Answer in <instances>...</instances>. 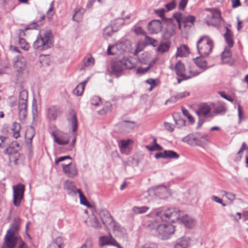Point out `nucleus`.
I'll use <instances>...</instances> for the list:
<instances>
[{
    "instance_id": "1",
    "label": "nucleus",
    "mask_w": 248,
    "mask_h": 248,
    "mask_svg": "<svg viewBox=\"0 0 248 248\" xmlns=\"http://www.w3.org/2000/svg\"><path fill=\"white\" fill-rule=\"evenodd\" d=\"M181 213L177 208H168L165 210L159 208L153 210L150 215L159 217L162 221L175 222L179 220Z\"/></svg>"
},
{
    "instance_id": "2",
    "label": "nucleus",
    "mask_w": 248,
    "mask_h": 248,
    "mask_svg": "<svg viewBox=\"0 0 248 248\" xmlns=\"http://www.w3.org/2000/svg\"><path fill=\"white\" fill-rule=\"evenodd\" d=\"M12 63L16 81L22 82L28 76L29 72L26 59L21 55H18L13 59Z\"/></svg>"
},
{
    "instance_id": "3",
    "label": "nucleus",
    "mask_w": 248,
    "mask_h": 248,
    "mask_svg": "<svg viewBox=\"0 0 248 248\" xmlns=\"http://www.w3.org/2000/svg\"><path fill=\"white\" fill-rule=\"evenodd\" d=\"M205 10L209 13L205 18L206 23L209 26L214 27L217 30L220 29L224 23L221 11L217 8H207Z\"/></svg>"
},
{
    "instance_id": "4",
    "label": "nucleus",
    "mask_w": 248,
    "mask_h": 248,
    "mask_svg": "<svg viewBox=\"0 0 248 248\" xmlns=\"http://www.w3.org/2000/svg\"><path fill=\"white\" fill-rule=\"evenodd\" d=\"M53 40L51 32H40L33 43L34 49L39 51L46 50L50 47Z\"/></svg>"
},
{
    "instance_id": "5",
    "label": "nucleus",
    "mask_w": 248,
    "mask_h": 248,
    "mask_svg": "<svg viewBox=\"0 0 248 248\" xmlns=\"http://www.w3.org/2000/svg\"><path fill=\"white\" fill-rule=\"evenodd\" d=\"M19 229V226L16 224H12L7 232L5 236V242L1 248H14L18 241L21 240L20 236L16 234Z\"/></svg>"
},
{
    "instance_id": "6",
    "label": "nucleus",
    "mask_w": 248,
    "mask_h": 248,
    "mask_svg": "<svg viewBox=\"0 0 248 248\" xmlns=\"http://www.w3.org/2000/svg\"><path fill=\"white\" fill-rule=\"evenodd\" d=\"M214 45L213 41L208 36L201 37L197 43L199 54L202 57L208 56L211 53Z\"/></svg>"
},
{
    "instance_id": "7",
    "label": "nucleus",
    "mask_w": 248,
    "mask_h": 248,
    "mask_svg": "<svg viewBox=\"0 0 248 248\" xmlns=\"http://www.w3.org/2000/svg\"><path fill=\"white\" fill-rule=\"evenodd\" d=\"M28 93L25 90H22L19 94L18 110L19 118L20 120H24L27 115V100Z\"/></svg>"
},
{
    "instance_id": "8",
    "label": "nucleus",
    "mask_w": 248,
    "mask_h": 248,
    "mask_svg": "<svg viewBox=\"0 0 248 248\" xmlns=\"http://www.w3.org/2000/svg\"><path fill=\"white\" fill-rule=\"evenodd\" d=\"M174 69L176 75L179 77L182 78V79H188L193 77L198 76L201 73V72H198L196 70H190V75H187L185 73V67L183 63L181 62H178L176 63Z\"/></svg>"
},
{
    "instance_id": "9",
    "label": "nucleus",
    "mask_w": 248,
    "mask_h": 248,
    "mask_svg": "<svg viewBox=\"0 0 248 248\" xmlns=\"http://www.w3.org/2000/svg\"><path fill=\"white\" fill-rule=\"evenodd\" d=\"M156 231L160 238L162 239H167L170 235L174 232L175 229L174 226L170 224H159Z\"/></svg>"
},
{
    "instance_id": "10",
    "label": "nucleus",
    "mask_w": 248,
    "mask_h": 248,
    "mask_svg": "<svg viewBox=\"0 0 248 248\" xmlns=\"http://www.w3.org/2000/svg\"><path fill=\"white\" fill-rule=\"evenodd\" d=\"M13 203L16 207H18L23 199L25 186L23 184H18L13 186Z\"/></svg>"
},
{
    "instance_id": "11",
    "label": "nucleus",
    "mask_w": 248,
    "mask_h": 248,
    "mask_svg": "<svg viewBox=\"0 0 248 248\" xmlns=\"http://www.w3.org/2000/svg\"><path fill=\"white\" fill-rule=\"evenodd\" d=\"M68 124L71 126L72 134V141L71 143V147H74L76 141L77 133H76L78 128V120L76 115L74 113H71L67 118Z\"/></svg>"
},
{
    "instance_id": "12",
    "label": "nucleus",
    "mask_w": 248,
    "mask_h": 248,
    "mask_svg": "<svg viewBox=\"0 0 248 248\" xmlns=\"http://www.w3.org/2000/svg\"><path fill=\"white\" fill-rule=\"evenodd\" d=\"M62 170L69 178H74L78 175V170L75 164L70 162L67 164H62Z\"/></svg>"
},
{
    "instance_id": "13",
    "label": "nucleus",
    "mask_w": 248,
    "mask_h": 248,
    "mask_svg": "<svg viewBox=\"0 0 248 248\" xmlns=\"http://www.w3.org/2000/svg\"><path fill=\"white\" fill-rule=\"evenodd\" d=\"M195 20V18L194 16H189L184 17L179 23V29L189 30L194 25Z\"/></svg>"
},
{
    "instance_id": "14",
    "label": "nucleus",
    "mask_w": 248,
    "mask_h": 248,
    "mask_svg": "<svg viewBox=\"0 0 248 248\" xmlns=\"http://www.w3.org/2000/svg\"><path fill=\"white\" fill-rule=\"evenodd\" d=\"M212 107L206 103H202L199 105L198 109L196 110V113L199 116L208 117L211 112Z\"/></svg>"
},
{
    "instance_id": "15",
    "label": "nucleus",
    "mask_w": 248,
    "mask_h": 248,
    "mask_svg": "<svg viewBox=\"0 0 248 248\" xmlns=\"http://www.w3.org/2000/svg\"><path fill=\"white\" fill-rule=\"evenodd\" d=\"M111 69L112 74L117 77H119L124 69L122 61L111 62Z\"/></svg>"
},
{
    "instance_id": "16",
    "label": "nucleus",
    "mask_w": 248,
    "mask_h": 248,
    "mask_svg": "<svg viewBox=\"0 0 248 248\" xmlns=\"http://www.w3.org/2000/svg\"><path fill=\"white\" fill-rule=\"evenodd\" d=\"M99 215L103 223L105 226H108L112 224L113 218L110 213L107 210L103 209L100 210Z\"/></svg>"
},
{
    "instance_id": "17",
    "label": "nucleus",
    "mask_w": 248,
    "mask_h": 248,
    "mask_svg": "<svg viewBox=\"0 0 248 248\" xmlns=\"http://www.w3.org/2000/svg\"><path fill=\"white\" fill-rule=\"evenodd\" d=\"M60 114V110L56 106H51L46 109V116L50 120H55Z\"/></svg>"
},
{
    "instance_id": "18",
    "label": "nucleus",
    "mask_w": 248,
    "mask_h": 248,
    "mask_svg": "<svg viewBox=\"0 0 248 248\" xmlns=\"http://www.w3.org/2000/svg\"><path fill=\"white\" fill-rule=\"evenodd\" d=\"M204 57L201 56L197 57L193 59V61L198 67H199L201 71L198 72H202L208 68L207 62L204 59Z\"/></svg>"
},
{
    "instance_id": "19",
    "label": "nucleus",
    "mask_w": 248,
    "mask_h": 248,
    "mask_svg": "<svg viewBox=\"0 0 248 248\" xmlns=\"http://www.w3.org/2000/svg\"><path fill=\"white\" fill-rule=\"evenodd\" d=\"M86 224L95 229H100L101 228V225L98 219L94 215L89 217L85 221Z\"/></svg>"
},
{
    "instance_id": "20",
    "label": "nucleus",
    "mask_w": 248,
    "mask_h": 248,
    "mask_svg": "<svg viewBox=\"0 0 248 248\" xmlns=\"http://www.w3.org/2000/svg\"><path fill=\"white\" fill-rule=\"evenodd\" d=\"M130 140H122L119 141L118 146L120 151L122 154H128L129 151V145L132 143Z\"/></svg>"
},
{
    "instance_id": "21",
    "label": "nucleus",
    "mask_w": 248,
    "mask_h": 248,
    "mask_svg": "<svg viewBox=\"0 0 248 248\" xmlns=\"http://www.w3.org/2000/svg\"><path fill=\"white\" fill-rule=\"evenodd\" d=\"M162 27V23L159 20H153L147 26L149 31H160Z\"/></svg>"
},
{
    "instance_id": "22",
    "label": "nucleus",
    "mask_w": 248,
    "mask_h": 248,
    "mask_svg": "<svg viewBox=\"0 0 248 248\" xmlns=\"http://www.w3.org/2000/svg\"><path fill=\"white\" fill-rule=\"evenodd\" d=\"M181 221L184 224V225L187 228H192L195 224V220L192 217L187 215H185L184 216L181 217Z\"/></svg>"
},
{
    "instance_id": "23",
    "label": "nucleus",
    "mask_w": 248,
    "mask_h": 248,
    "mask_svg": "<svg viewBox=\"0 0 248 248\" xmlns=\"http://www.w3.org/2000/svg\"><path fill=\"white\" fill-rule=\"evenodd\" d=\"M182 141L191 146L199 145L196 133L187 135L182 139Z\"/></svg>"
},
{
    "instance_id": "24",
    "label": "nucleus",
    "mask_w": 248,
    "mask_h": 248,
    "mask_svg": "<svg viewBox=\"0 0 248 248\" xmlns=\"http://www.w3.org/2000/svg\"><path fill=\"white\" fill-rule=\"evenodd\" d=\"M190 243L189 237H183L179 239L175 246V248H187Z\"/></svg>"
},
{
    "instance_id": "25",
    "label": "nucleus",
    "mask_w": 248,
    "mask_h": 248,
    "mask_svg": "<svg viewBox=\"0 0 248 248\" xmlns=\"http://www.w3.org/2000/svg\"><path fill=\"white\" fill-rule=\"evenodd\" d=\"M155 189L156 197L158 196L159 198H165L169 194L168 189L164 186H159L155 188Z\"/></svg>"
},
{
    "instance_id": "26",
    "label": "nucleus",
    "mask_w": 248,
    "mask_h": 248,
    "mask_svg": "<svg viewBox=\"0 0 248 248\" xmlns=\"http://www.w3.org/2000/svg\"><path fill=\"white\" fill-rule=\"evenodd\" d=\"M99 245L101 246H104L107 245H117L118 246V243L112 238H109L107 236H102L99 239Z\"/></svg>"
},
{
    "instance_id": "27",
    "label": "nucleus",
    "mask_w": 248,
    "mask_h": 248,
    "mask_svg": "<svg viewBox=\"0 0 248 248\" xmlns=\"http://www.w3.org/2000/svg\"><path fill=\"white\" fill-rule=\"evenodd\" d=\"M54 137L55 141L59 145H63L69 143L70 136L67 134H64L58 138H57L55 135H54Z\"/></svg>"
},
{
    "instance_id": "28",
    "label": "nucleus",
    "mask_w": 248,
    "mask_h": 248,
    "mask_svg": "<svg viewBox=\"0 0 248 248\" xmlns=\"http://www.w3.org/2000/svg\"><path fill=\"white\" fill-rule=\"evenodd\" d=\"M225 41L227 46L225 47L231 48L233 47L234 45V39L232 34V32H226L224 34Z\"/></svg>"
},
{
    "instance_id": "29",
    "label": "nucleus",
    "mask_w": 248,
    "mask_h": 248,
    "mask_svg": "<svg viewBox=\"0 0 248 248\" xmlns=\"http://www.w3.org/2000/svg\"><path fill=\"white\" fill-rule=\"evenodd\" d=\"M143 196L149 202H152L156 198L155 188H149L147 191L143 193Z\"/></svg>"
},
{
    "instance_id": "30",
    "label": "nucleus",
    "mask_w": 248,
    "mask_h": 248,
    "mask_svg": "<svg viewBox=\"0 0 248 248\" xmlns=\"http://www.w3.org/2000/svg\"><path fill=\"white\" fill-rule=\"evenodd\" d=\"M124 24V20L123 18H119L112 21L111 22V31H117L119 28Z\"/></svg>"
},
{
    "instance_id": "31",
    "label": "nucleus",
    "mask_w": 248,
    "mask_h": 248,
    "mask_svg": "<svg viewBox=\"0 0 248 248\" xmlns=\"http://www.w3.org/2000/svg\"><path fill=\"white\" fill-rule=\"evenodd\" d=\"M232 52L231 48L225 47L221 53V60L223 63H228L231 61Z\"/></svg>"
},
{
    "instance_id": "32",
    "label": "nucleus",
    "mask_w": 248,
    "mask_h": 248,
    "mask_svg": "<svg viewBox=\"0 0 248 248\" xmlns=\"http://www.w3.org/2000/svg\"><path fill=\"white\" fill-rule=\"evenodd\" d=\"M170 47V42L168 41L163 42L160 44L156 48V52L159 54H163L167 52Z\"/></svg>"
},
{
    "instance_id": "33",
    "label": "nucleus",
    "mask_w": 248,
    "mask_h": 248,
    "mask_svg": "<svg viewBox=\"0 0 248 248\" xmlns=\"http://www.w3.org/2000/svg\"><path fill=\"white\" fill-rule=\"evenodd\" d=\"M226 110L225 104L223 102H218L214 108V112L217 114H224Z\"/></svg>"
},
{
    "instance_id": "34",
    "label": "nucleus",
    "mask_w": 248,
    "mask_h": 248,
    "mask_svg": "<svg viewBox=\"0 0 248 248\" xmlns=\"http://www.w3.org/2000/svg\"><path fill=\"white\" fill-rule=\"evenodd\" d=\"M84 13V10L80 7H78L75 10V14L73 16V19L77 22H79L81 20L82 17Z\"/></svg>"
},
{
    "instance_id": "35",
    "label": "nucleus",
    "mask_w": 248,
    "mask_h": 248,
    "mask_svg": "<svg viewBox=\"0 0 248 248\" xmlns=\"http://www.w3.org/2000/svg\"><path fill=\"white\" fill-rule=\"evenodd\" d=\"M64 188L69 191V192H73L74 193L77 192V189L74 183L70 181H66L64 184Z\"/></svg>"
},
{
    "instance_id": "36",
    "label": "nucleus",
    "mask_w": 248,
    "mask_h": 248,
    "mask_svg": "<svg viewBox=\"0 0 248 248\" xmlns=\"http://www.w3.org/2000/svg\"><path fill=\"white\" fill-rule=\"evenodd\" d=\"M62 238L61 237H57L49 244L47 248H62Z\"/></svg>"
},
{
    "instance_id": "37",
    "label": "nucleus",
    "mask_w": 248,
    "mask_h": 248,
    "mask_svg": "<svg viewBox=\"0 0 248 248\" xmlns=\"http://www.w3.org/2000/svg\"><path fill=\"white\" fill-rule=\"evenodd\" d=\"M188 53V49L186 46L182 45L177 48V52L176 55V57H182L186 56Z\"/></svg>"
},
{
    "instance_id": "38",
    "label": "nucleus",
    "mask_w": 248,
    "mask_h": 248,
    "mask_svg": "<svg viewBox=\"0 0 248 248\" xmlns=\"http://www.w3.org/2000/svg\"><path fill=\"white\" fill-rule=\"evenodd\" d=\"M138 60L142 64H148L150 61V55L148 52H145L138 57Z\"/></svg>"
},
{
    "instance_id": "39",
    "label": "nucleus",
    "mask_w": 248,
    "mask_h": 248,
    "mask_svg": "<svg viewBox=\"0 0 248 248\" xmlns=\"http://www.w3.org/2000/svg\"><path fill=\"white\" fill-rule=\"evenodd\" d=\"M87 83L86 81H84L77 85L76 88L73 91V93L77 96L81 95L83 92L84 86Z\"/></svg>"
},
{
    "instance_id": "40",
    "label": "nucleus",
    "mask_w": 248,
    "mask_h": 248,
    "mask_svg": "<svg viewBox=\"0 0 248 248\" xmlns=\"http://www.w3.org/2000/svg\"><path fill=\"white\" fill-rule=\"evenodd\" d=\"M165 158L178 159L180 155L176 152L172 150H165Z\"/></svg>"
},
{
    "instance_id": "41",
    "label": "nucleus",
    "mask_w": 248,
    "mask_h": 248,
    "mask_svg": "<svg viewBox=\"0 0 248 248\" xmlns=\"http://www.w3.org/2000/svg\"><path fill=\"white\" fill-rule=\"evenodd\" d=\"M124 44L123 43H120L119 44H117L116 46H108V49H107V54L108 55H114L115 54V52L112 51H111V49H115V48L118 49V48H122L123 51H125L124 47Z\"/></svg>"
},
{
    "instance_id": "42",
    "label": "nucleus",
    "mask_w": 248,
    "mask_h": 248,
    "mask_svg": "<svg viewBox=\"0 0 248 248\" xmlns=\"http://www.w3.org/2000/svg\"><path fill=\"white\" fill-rule=\"evenodd\" d=\"M21 127L20 124L17 123H14L13 124L12 129L14 132V137L17 139L20 136L19 131L20 130Z\"/></svg>"
},
{
    "instance_id": "43",
    "label": "nucleus",
    "mask_w": 248,
    "mask_h": 248,
    "mask_svg": "<svg viewBox=\"0 0 248 248\" xmlns=\"http://www.w3.org/2000/svg\"><path fill=\"white\" fill-rule=\"evenodd\" d=\"M149 209V207L146 206H135L132 208V211L135 214H143L147 212Z\"/></svg>"
},
{
    "instance_id": "44",
    "label": "nucleus",
    "mask_w": 248,
    "mask_h": 248,
    "mask_svg": "<svg viewBox=\"0 0 248 248\" xmlns=\"http://www.w3.org/2000/svg\"><path fill=\"white\" fill-rule=\"evenodd\" d=\"M124 68L125 67L127 69H131L135 66V64L132 62V61L126 58H124L121 60Z\"/></svg>"
},
{
    "instance_id": "45",
    "label": "nucleus",
    "mask_w": 248,
    "mask_h": 248,
    "mask_svg": "<svg viewBox=\"0 0 248 248\" xmlns=\"http://www.w3.org/2000/svg\"><path fill=\"white\" fill-rule=\"evenodd\" d=\"M189 95V93L187 92H184L183 93H180L176 95L172 96L170 98V101L171 102H176L177 100L185 98L186 96H188Z\"/></svg>"
},
{
    "instance_id": "46",
    "label": "nucleus",
    "mask_w": 248,
    "mask_h": 248,
    "mask_svg": "<svg viewBox=\"0 0 248 248\" xmlns=\"http://www.w3.org/2000/svg\"><path fill=\"white\" fill-rule=\"evenodd\" d=\"M18 44L20 46V47L24 50L27 51L29 49V44L24 38H21L20 36L18 37Z\"/></svg>"
},
{
    "instance_id": "47",
    "label": "nucleus",
    "mask_w": 248,
    "mask_h": 248,
    "mask_svg": "<svg viewBox=\"0 0 248 248\" xmlns=\"http://www.w3.org/2000/svg\"><path fill=\"white\" fill-rule=\"evenodd\" d=\"M196 135L199 145L202 143H206L208 140V136L207 135L202 134L200 133H197Z\"/></svg>"
},
{
    "instance_id": "48",
    "label": "nucleus",
    "mask_w": 248,
    "mask_h": 248,
    "mask_svg": "<svg viewBox=\"0 0 248 248\" xmlns=\"http://www.w3.org/2000/svg\"><path fill=\"white\" fill-rule=\"evenodd\" d=\"M94 59L91 57L89 56L85 58L83 61V66L84 67H88L94 64Z\"/></svg>"
},
{
    "instance_id": "49",
    "label": "nucleus",
    "mask_w": 248,
    "mask_h": 248,
    "mask_svg": "<svg viewBox=\"0 0 248 248\" xmlns=\"http://www.w3.org/2000/svg\"><path fill=\"white\" fill-rule=\"evenodd\" d=\"M34 128L31 126L27 130L25 137L27 139L31 140L34 137Z\"/></svg>"
},
{
    "instance_id": "50",
    "label": "nucleus",
    "mask_w": 248,
    "mask_h": 248,
    "mask_svg": "<svg viewBox=\"0 0 248 248\" xmlns=\"http://www.w3.org/2000/svg\"><path fill=\"white\" fill-rule=\"evenodd\" d=\"M145 43L146 45H150L155 47L158 45L157 41L149 36H145Z\"/></svg>"
},
{
    "instance_id": "51",
    "label": "nucleus",
    "mask_w": 248,
    "mask_h": 248,
    "mask_svg": "<svg viewBox=\"0 0 248 248\" xmlns=\"http://www.w3.org/2000/svg\"><path fill=\"white\" fill-rule=\"evenodd\" d=\"M173 117L175 121V123L178 128H181V127L185 125L186 121L184 119L181 118H177L174 116H173Z\"/></svg>"
},
{
    "instance_id": "52",
    "label": "nucleus",
    "mask_w": 248,
    "mask_h": 248,
    "mask_svg": "<svg viewBox=\"0 0 248 248\" xmlns=\"http://www.w3.org/2000/svg\"><path fill=\"white\" fill-rule=\"evenodd\" d=\"M78 248H93V242L92 239L91 238H88L81 246Z\"/></svg>"
},
{
    "instance_id": "53",
    "label": "nucleus",
    "mask_w": 248,
    "mask_h": 248,
    "mask_svg": "<svg viewBox=\"0 0 248 248\" xmlns=\"http://www.w3.org/2000/svg\"><path fill=\"white\" fill-rule=\"evenodd\" d=\"M77 192L78 193L79 198H80V203L87 206L89 205L88 202L86 198V197L84 196V195L82 194L81 191L80 189H77Z\"/></svg>"
},
{
    "instance_id": "54",
    "label": "nucleus",
    "mask_w": 248,
    "mask_h": 248,
    "mask_svg": "<svg viewBox=\"0 0 248 248\" xmlns=\"http://www.w3.org/2000/svg\"><path fill=\"white\" fill-rule=\"evenodd\" d=\"M159 225V222L156 220H154L153 221H150L147 224V227L148 229L152 230L155 229Z\"/></svg>"
},
{
    "instance_id": "55",
    "label": "nucleus",
    "mask_w": 248,
    "mask_h": 248,
    "mask_svg": "<svg viewBox=\"0 0 248 248\" xmlns=\"http://www.w3.org/2000/svg\"><path fill=\"white\" fill-rule=\"evenodd\" d=\"M151 64H149L148 66L146 67H139L137 69L136 73L139 75H142L146 73L150 68Z\"/></svg>"
},
{
    "instance_id": "56",
    "label": "nucleus",
    "mask_w": 248,
    "mask_h": 248,
    "mask_svg": "<svg viewBox=\"0 0 248 248\" xmlns=\"http://www.w3.org/2000/svg\"><path fill=\"white\" fill-rule=\"evenodd\" d=\"M91 104L95 106H99L101 104V98L97 96H93L91 100Z\"/></svg>"
},
{
    "instance_id": "57",
    "label": "nucleus",
    "mask_w": 248,
    "mask_h": 248,
    "mask_svg": "<svg viewBox=\"0 0 248 248\" xmlns=\"http://www.w3.org/2000/svg\"><path fill=\"white\" fill-rule=\"evenodd\" d=\"M182 112H183V114L187 117L189 121L191 123H192V124L194 123V119L193 118V117L189 113L187 109H186L184 108H183Z\"/></svg>"
},
{
    "instance_id": "58",
    "label": "nucleus",
    "mask_w": 248,
    "mask_h": 248,
    "mask_svg": "<svg viewBox=\"0 0 248 248\" xmlns=\"http://www.w3.org/2000/svg\"><path fill=\"white\" fill-rule=\"evenodd\" d=\"M176 6V2L174 0L171 1L170 2L165 4V7L167 9V11H169L173 10Z\"/></svg>"
},
{
    "instance_id": "59",
    "label": "nucleus",
    "mask_w": 248,
    "mask_h": 248,
    "mask_svg": "<svg viewBox=\"0 0 248 248\" xmlns=\"http://www.w3.org/2000/svg\"><path fill=\"white\" fill-rule=\"evenodd\" d=\"M173 17L176 20L178 26H179V23L182 21V18H184L183 16V15L180 13H175L173 14Z\"/></svg>"
},
{
    "instance_id": "60",
    "label": "nucleus",
    "mask_w": 248,
    "mask_h": 248,
    "mask_svg": "<svg viewBox=\"0 0 248 248\" xmlns=\"http://www.w3.org/2000/svg\"><path fill=\"white\" fill-rule=\"evenodd\" d=\"M224 195L226 196V197L230 200L231 202L233 201L235 199V195L229 192H227L226 191H223Z\"/></svg>"
},
{
    "instance_id": "61",
    "label": "nucleus",
    "mask_w": 248,
    "mask_h": 248,
    "mask_svg": "<svg viewBox=\"0 0 248 248\" xmlns=\"http://www.w3.org/2000/svg\"><path fill=\"white\" fill-rule=\"evenodd\" d=\"M164 126L165 129L170 132H172L174 130V125L170 123L165 122Z\"/></svg>"
},
{
    "instance_id": "62",
    "label": "nucleus",
    "mask_w": 248,
    "mask_h": 248,
    "mask_svg": "<svg viewBox=\"0 0 248 248\" xmlns=\"http://www.w3.org/2000/svg\"><path fill=\"white\" fill-rule=\"evenodd\" d=\"M67 159H72V158L69 155L61 156V157H58L55 159V164L56 165H58L59 162H62Z\"/></svg>"
},
{
    "instance_id": "63",
    "label": "nucleus",
    "mask_w": 248,
    "mask_h": 248,
    "mask_svg": "<svg viewBox=\"0 0 248 248\" xmlns=\"http://www.w3.org/2000/svg\"><path fill=\"white\" fill-rule=\"evenodd\" d=\"M165 10L163 8H161L159 9H156L154 10V12L159 17L163 18L164 17V14L165 12Z\"/></svg>"
},
{
    "instance_id": "64",
    "label": "nucleus",
    "mask_w": 248,
    "mask_h": 248,
    "mask_svg": "<svg viewBox=\"0 0 248 248\" xmlns=\"http://www.w3.org/2000/svg\"><path fill=\"white\" fill-rule=\"evenodd\" d=\"M16 245H18L17 248H30L25 244L22 239L18 241V243H16Z\"/></svg>"
}]
</instances>
